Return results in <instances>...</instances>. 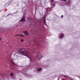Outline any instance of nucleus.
Listing matches in <instances>:
<instances>
[{"label":"nucleus","mask_w":80,"mask_h":80,"mask_svg":"<svg viewBox=\"0 0 80 80\" xmlns=\"http://www.w3.org/2000/svg\"><path fill=\"white\" fill-rule=\"evenodd\" d=\"M17 52H18L17 53L14 54V58H15L13 59L14 60L16 59V57H19L18 55V53L22 54L24 56H27L28 55V52L27 51V50L25 48H20L19 50H17Z\"/></svg>","instance_id":"nucleus-1"},{"label":"nucleus","mask_w":80,"mask_h":80,"mask_svg":"<svg viewBox=\"0 0 80 80\" xmlns=\"http://www.w3.org/2000/svg\"><path fill=\"white\" fill-rule=\"evenodd\" d=\"M37 57L38 58V60L39 59V58H42V55L40 54V52H39L37 53Z\"/></svg>","instance_id":"nucleus-2"},{"label":"nucleus","mask_w":80,"mask_h":80,"mask_svg":"<svg viewBox=\"0 0 80 80\" xmlns=\"http://www.w3.org/2000/svg\"><path fill=\"white\" fill-rule=\"evenodd\" d=\"M17 36H19V37H25V35H23L22 34H16L15 36V37H17Z\"/></svg>","instance_id":"nucleus-3"},{"label":"nucleus","mask_w":80,"mask_h":80,"mask_svg":"<svg viewBox=\"0 0 80 80\" xmlns=\"http://www.w3.org/2000/svg\"><path fill=\"white\" fill-rule=\"evenodd\" d=\"M23 33H24L25 35H29L28 32L27 31H23Z\"/></svg>","instance_id":"nucleus-4"},{"label":"nucleus","mask_w":80,"mask_h":80,"mask_svg":"<svg viewBox=\"0 0 80 80\" xmlns=\"http://www.w3.org/2000/svg\"><path fill=\"white\" fill-rule=\"evenodd\" d=\"M10 61H11L13 65H17V64H15V63L13 62V60L12 59H10Z\"/></svg>","instance_id":"nucleus-5"},{"label":"nucleus","mask_w":80,"mask_h":80,"mask_svg":"<svg viewBox=\"0 0 80 80\" xmlns=\"http://www.w3.org/2000/svg\"><path fill=\"white\" fill-rule=\"evenodd\" d=\"M23 17H22V19L20 21V22H25V19L24 18H23Z\"/></svg>","instance_id":"nucleus-6"},{"label":"nucleus","mask_w":80,"mask_h":80,"mask_svg":"<svg viewBox=\"0 0 80 80\" xmlns=\"http://www.w3.org/2000/svg\"><path fill=\"white\" fill-rule=\"evenodd\" d=\"M63 37V35H61L59 37V38H62Z\"/></svg>","instance_id":"nucleus-7"},{"label":"nucleus","mask_w":80,"mask_h":80,"mask_svg":"<svg viewBox=\"0 0 80 80\" xmlns=\"http://www.w3.org/2000/svg\"><path fill=\"white\" fill-rule=\"evenodd\" d=\"M42 70V68H40L38 70V72H40V71H41Z\"/></svg>","instance_id":"nucleus-8"},{"label":"nucleus","mask_w":80,"mask_h":80,"mask_svg":"<svg viewBox=\"0 0 80 80\" xmlns=\"http://www.w3.org/2000/svg\"><path fill=\"white\" fill-rule=\"evenodd\" d=\"M46 21H45V19H44V23L45 24V25H46Z\"/></svg>","instance_id":"nucleus-9"},{"label":"nucleus","mask_w":80,"mask_h":80,"mask_svg":"<svg viewBox=\"0 0 80 80\" xmlns=\"http://www.w3.org/2000/svg\"><path fill=\"white\" fill-rule=\"evenodd\" d=\"M23 41H24V40L23 39H21V42H23Z\"/></svg>","instance_id":"nucleus-10"},{"label":"nucleus","mask_w":80,"mask_h":80,"mask_svg":"<svg viewBox=\"0 0 80 80\" xmlns=\"http://www.w3.org/2000/svg\"><path fill=\"white\" fill-rule=\"evenodd\" d=\"M11 76H13V74L12 73H11Z\"/></svg>","instance_id":"nucleus-11"},{"label":"nucleus","mask_w":80,"mask_h":80,"mask_svg":"<svg viewBox=\"0 0 80 80\" xmlns=\"http://www.w3.org/2000/svg\"><path fill=\"white\" fill-rule=\"evenodd\" d=\"M65 77H66V78H68V76H64Z\"/></svg>","instance_id":"nucleus-12"},{"label":"nucleus","mask_w":80,"mask_h":80,"mask_svg":"<svg viewBox=\"0 0 80 80\" xmlns=\"http://www.w3.org/2000/svg\"><path fill=\"white\" fill-rule=\"evenodd\" d=\"M62 1H63L64 2H66V0H62Z\"/></svg>","instance_id":"nucleus-13"},{"label":"nucleus","mask_w":80,"mask_h":80,"mask_svg":"<svg viewBox=\"0 0 80 80\" xmlns=\"http://www.w3.org/2000/svg\"><path fill=\"white\" fill-rule=\"evenodd\" d=\"M62 17H63V15H62V16H61V18H62Z\"/></svg>","instance_id":"nucleus-14"},{"label":"nucleus","mask_w":80,"mask_h":80,"mask_svg":"<svg viewBox=\"0 0 80 80\" xmlns=\"http://www.w3.org/2000/svg\"><path fill=\"white\" fill-rule=\"evenodd\" d=\"M2 38H0V41H1V40H2Z\"/></svg>","instance_id":"nucleus-15"},{"label":"nucleus","mask_w":80,"mask_h":80,"mask_svg":"<svg viewBox=\"0 0 80 80\" xmlns=\"http://www.w3.org/2000/svg\"><path fill=\"white\" fill-rule=\"evenodd\" d=\"M51 2H53V0H51Z\"/></svg>","instance_id":"nucleus-16"},{"label":"nucleus","mask_w":80,"mask_h":80,"mask_svg":"<svg viewBox=\"0 0 80 80\" xmlns=\"http://www.w3.org/2000/svg\"><path fill=\"white\" fill-rule=\"evenodd\" d=\"M32 42H30L31 43H32Z\"/></svg>","instance_id":"nucleus-17"}]
</instances>
